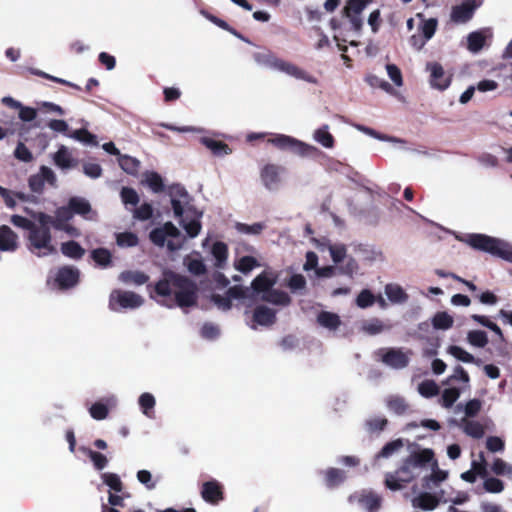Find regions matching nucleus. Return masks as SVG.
Returning <instances> with one entry per match:
<instances>
[{
    "label": "nucleus",
    "mask_w": 512,
    "mask_h": 512,
    "mask_svg": "<svg viewBox=\"0 0 512 512\" xmlns=\"http://www.w3.org/2000/svg\"><path fill=\"white\" fill-rule=\"evenodd\" d=\"M150 297L168 308L192 307L197 304L198 287L189 277L165 269L162 277L152 286L149 284Z\"/></svg>",
    "instance_id": "1"
},
{
    "label": "nucleus",
    "mask_w": 512,
    "mask_h": 512,
    "mask_svg": "<svg viewBox=\"0 0 512 512\" xmlns=\"http://www.w3.org/2000/svg\"><path fill=\"white\" fill-rule=\"evenodd\" d=\"M252 57L254 61L261 66L281 71L289 76L304 80L308 83H317V79L313 75L291 62L278 58L275 53L268 48H260L259 51L252 54Z\"/></svg>",
    "instance_id": "2"
},
{
    "label": "nucleus",
    "mask_w": 512,
    "mask_h": 512,
    "mask_svg": "<svg viewBox=\"0 0 512 512\" xmlns=\"http://www.w3.org/2000/svg\"><path fill=\"white\" fill-rule=\"evenodd\" d=\"M465 242L475 250L489 253L512 263V246L510 243L486 234H468Z\"/></svg>",
    "instance_id": "3"
},
{
    "label": "nucleus",
    "mask_w": 512,
    "mask_h": 512,
    "mask_svg": "<svg viewBox=\"0 0 512 512\" xmlns=\"http://www.w3.org/2000/svg\"><path fill=\"white\" fill-rule=\"evenodd\" d=\"M149 239L154 245L158 247L166 245L169 251L174 252L182 248L185 237L172 222L168 221L162 226L152 229Z\"/></svg>",
    "instance_id": "4"
},
{
    "label": "nucleus",
    "mask_w": 512,
    "mask_h": 512,
    "mask_svg": "<svg viewBox=\"0 0 512 512\" xmlns=\"http://www.w3.org/2000/svg\"><path fill=\"white\" fill-rule=\"evenodd\" d=\"M268 143L280 150H289L301 157L317 156L320 153L317 147L284 134H276L268 139Z\"/></svg>",
    "instance_id": "5"
},
{
    "label": "nucleus",
    "mask_w": 512,
    "mask_h": 512,
    "mask_svg": "<svg viewBox=\"0 0 512 512\" xmlns=\"http://www.w3.org/2000/svg\"><path fill=\"white\" fill-rule=\"evenodd\" d=\"M28 248L31 252L35 253L36 250H44L43 253L38 252V256H45L56 252L55 247L51 244L52 236L50 229L38 227L34 223L33 227L28 232Z\"/></svg>",
    "instance_id": "6"
},
{
    "label": "nucleus",
    "mask_w": 512,
    "mask_h": 512,
    "mask_svg": "<svg viewBox=\"0 0 512 512\" xmlns=\"http://www.w3.org/2000/svg\"><path fill=\"white\" fill-rule=\"evenodd\" d=\"M418 472H416L406 459H403L401 465L394 472H388L385 475V485L392 491L403 489L406 484L412 482Z\"/></svg>",
    "instance_id": "7"
},
{
    "label": "nucleus",
    "mask_w": 512,
    "mask_h": 512,
    "mask_svg": "<svg viewBox=\"0 0 512 512\" xmlns=\"http://www.w3.org/2000/svg\"><path fill=\"white\" fill-rule=\"evenodd\" d=\"M143 302V298L135 292L115 289L110 294L109 307L113 311L135 309L140 307Z\"/></svg>",
    "instance_id": "8"
},
{
    "label": "nucleus",
    "mask_w": 512,
    "mask_h": 512,
    "mask_svg": "<svg viewBox=\"0 0 512 512\" xmlns=\"http://www.w3.org/2000/svg\"><path fill=\"white\" fill-rule=\"evenodd\" d=\"M56 175L47 166H41L39 173L33 174L28 179V185L32 192L42 194L44 191L45 182L51 186L56 185Z\"/></svg>",
    "instance_id": "9"
},
{
    "label": "nucleus",
    "mask_w": 512,
    "mask_h": 512,
    "mask_svg": "<svg viewBox=\"0 0 512 512\" xmlns=\"http://www.w3.org/2000/svg\"><path fill=\"white\" fill-rule=\"evenodd\" d=\"M426 70L430 72V85L440 91L446 90L452 81V75L446 74L443 66L438 62H428Z\"/></svg>",
    "instance_id": "10"
},
{
    "label": "nucleus",
    "mask_w": 512,
    "mask_h": 512,
    "mask_svg": "<svg viewBox=\"0 0 512 512\" xmlns=\"http://www.w3.org/2000/svg\"><path fill=\"white\" fill-rule=\"evenodd\" d=\"M381 360L394 369L405 368L409 364V356L400 348L381 349Z\"/></svg>",
    "instance_id": "11"
},
{
    "label": "nucleus",
    "mask_w": 512,
    "mask_h": 512,
    "mask_svg": "<svg viewBox=\"0 0 512 512\" xmlns=\"http://www.w3.org/2000/svg\"><path fill=\"white\" fill-rule=\"evenodd\" d=\"M200 493L202 499L211 505H217L224 500L223 486L214 479L204 482Z\"/></svg>",
    "instance_id": "12"
},
{
    "label": "nucleus",
    "mask_w": 512,
    "mask_h": 512,
    "mask_svg": "<svg viewBox=\"0 0 512 512\" xmlns=\"http://www.w3.org/2000/svg\"><path fill=\"white\" fill-rule=\"evenodd\" d=\"M80 272L73 266H63L59 268L55 282L60 289H69L79 282Z\"/></svg>",
    "instance_id": "13"
},
{
    "label": "nucleus",
    "mask_w": 512,
    "mask_h": 512,
    "mask_svg": "<svg viewBox=\"0 0 512 512\" xmlns=\"http://www.w3.org/2000/svg\"><path fill=\"white\" fill-rule=\"evenodd\" d=\"M434 457L435 454L432 449L424 448L412 451L405 459L417 472L427 467L430 462H433L435 460Z\"/></svg>",
    "instance_id": "14"
},
{
    "label": "nucleus",
    "mask_w": 512,
    "mask_h": 512,
    "mask_svg": "<svg viewBox=\"0 0 512 512\" xmlns=\"http://www.w3.org/2000/svg\"><path fill=\"white\" fill-rule=\"evenodd\" d=\"M276 282V274L271 271H263L253 279L251 288L257 294H266L276 284Z\"/></svg>",
    "instance_id": "15"
},
{
    "label": "nucleus",
    "mask_w": 512,
    "mask_h": 512,
    "mask_svg": "<svg viewBox=\"0 0 512 512\" xmlns=\"http://www.w3.org/2000/svg\"><path fill=\"white\" fill-rule=\"evenodd\" d=\"M283 171L281 166L275 164H266L260 173L264 186L272 190L280 183V172Z\"/></svg>",
    "instance_id": "16"
},
{
    "label": "nucleus",
    "mask_w": 512,
    "mask_h": 512,
    "mask_svg": "<svg viewBox=\"0 0 512 512\" xmlns=\"http://www.w3.org/2000/svg\"><path fill=\"white\" fill-rule=\"evenodd\" d=\"M475 8L476 5L474 0L465 1L462 4L453 7L451 18L455 22L465 23L472 18Z\"/></svg>",
    "instance_id": "17"
},
{
    "label": "nucleus",
    "mask_w": 512,
    "mask_h": 512,
    "mask_svg": "<svg viewBox=\"0 0 512 512\" xmlns=\"http://www.w3.org/2000/svg\"><path fill=\"white\" fill-rule=\"evenodd\" d=\"M17 239V234L9 226H0V251H15L18 247Z\"/></svg>",
    "instance_id": "18"
},
{
    "label": "nucleus",
    "mask_w": 512,
    "mask_h": 512,
    "mask_svg": "<svg viewBox=\"0 0 512 512\" xmlns=\"http://www.w3.org/2000/svg\"><path fill=\"white\" fill-rule=\"evenodd\" d=\"M253 321L261 326H271L276 322V312L267 306L259 305L253 311Z\"/></svg>",
    "instance_id": "19"
},
{
    "label": "nucleus",
    "mask_w": 512,
    "mask_h": 512,
    "mask_svg": "<svg viewBox=\"0 0 512 512\" xmlns=\"http://www.w3.org/2000/svg\"><path fill=\"white\" fill-rule=\"evenodd\" d=\"M68 205L72 211V214L80 215L86 219H91L89 214L92 213V207L88 200L82 197L73 196L69 199Z\"/></svg>",
    "instance_id": "20"
},
{
    "label": "nucleus",
    "mask_w": 512,
    "mask_h": 512,
    "mask_svg": "<svg viewBox=\"0 0 512 512\" xmlns=\"http://www.w3.org/2000/svg\"><path fill=\"white\" fill-rule=\"evenodd\" d=\"M261 299L265 302L281 306H288L291 303V298L288 293L273 289V287L266 294H262Z\"/></svg>",
    "instance_id": "21"
},
{
    "label": "nucleus",
    "mask_w": 512,
    "mask_h": 512,
    "mask_svg": "<svg viewBox=\"0 0 512 512\" xmlns=\"http://www.w3.org/2000/svg\"><path fill=\"white\" fill-rule=\"evenodd\" d=\"M201 143L208 148L215 156H224L232 152V149L223 141L209 137L201 138Z\"/></svg>",
    "instance_id": "22"
},
{
    "label": "nucleus",
    "mask_w": 512,
    "mask_h": 512,
    "mask_svg": "<svg viewBox=\"0 0 512 512\" xmlns=\"http://www.w3.org/2000/svg\"><path fill=\"white\" fill-rule=\"evenodd\" d=\"M323 474L325 485L330 489L338 487L346 478L344 470L334 467L328 468Z\"/></svg>",
    "instance_id": "23"
},
{
    "label": "nucleus",
    "mask_w": 512,
    "mask_h": 512,
    "mask_svg": "<svg viewBox=\"0 0 512 512\" xmlns=\"http://www.w3.org/2000/svg\"><path fill=\"white\" fill-rule=\"evenodd\" d=\"M439 504L437 497L429 492H423L413 500V506L425 511L434 510Z\"/></svg>",
    "instance_id": "24"
},
{
    "label": "nucleus",
    "mask_w": 512,
    "mask_h": 512,
    "mask_svg": "<svg viewBox=\"0 0 512 512\" xmlns=\"http://www.w3.org/2000/svg\"><path fill=\"white\" fill-rule=\"evenodd\" d=\"M61 252L64 256L74 260H79L85 255V249L74 240L63 242Z\"/></svg>",
    "instance_id": "25"
},
{
    "label": "nucleus",
    "mask_w": 512,
    "mask_h": 512,
    "mask_svg": "<svg viewBox=\"0 0 512 512\" xmlns=\"http://www.w3.org/2000/svg\"><path fill=\"white\" fill-rule=\"evenodd\" d=\"M317 322L319 325L329 330H337L341 325L339 315L329 311H321L317 315Z\"/></svg>",
    "instance_id": "26"
},
{
    "label": "nucleus",
    "mask_w": 512,
    "mask_h": 512,
    "mask_svg": "<svg viewBox=\"0 0 512 512\" xmlns=\"http://www.w3.org/2000/svg\"><path fill=\"white\" fill-rule=\"evenodd\" d=\"M211 253L215 259V267L223 268L228 258V246L222 241H217L212 245Z\"/></svg>",
    "instance_id": "27"
},
{
    "label": "nucleus",
    "mask_w": 512,
    "mask_h": 512,
    "mask_svg": "<svg viewBox=\"0 0 512 512\" xmlns=\"http://www.w3.org/2000/svg\"><path fill=\"white\" fill-rule=\"evenodd\" d=\"M385 294L392 303H404L408 300V294L398 284H387Z\"/></svg>",
    "instance_id": "28"
},
{
    "label": "nucleus",
    "mask_w": 512,
    "mask_h": 512,
    "mask_svg": "<svg viewBox=\"0 0 512 512\" xmlns=\"http://www.w3.org/2000/svg\"><path fill=\"white\" fill-rule=\"evenodd\" d=\"M118 163L126 173L131 175H136L140 168V161L129 155H120Z\"/></svg>",
    "instance_id": "29"
},
{
    "label": "nucleus",
    "mask_w": 512,
    "mask_h": 512,
    "mask_svg": "<svg viewBox=\"0 0 512 512\" xmlns=\"http://www.w3.org/2000/svg\"><path fill=\"white\" fill-rule=\"evenodd\" d=\"M362 328L363 331L367 334L376 335L383 332L384 330H389L391 326L384 324L383 321L379 318H372L368 321H365Z\"/></svg>",
    "instance_id": "30"
},
{
    "label": "nucleus",
    "mask_w": 512,
    "mask_h": 512,
    "mask_svg": "<svg viewBox=\"0 0 512 512\" xmlns=\"http://www.w3.org/2000/svg\"><path fill=\"white\" fill-rule=\"evenodd\" d=\"M404 447L403 439L398 438L386 443L382 449L376 454V458H388Z\"/></svg>",
    "instance_id": "31"
},
{
    "label": "nucleus",
    "mask_w": 512,
    "mask_h": 512,
    "mask_svg": "<svg viewBox=\"0 0 512 512\" xmlns=\"http://www.w3.org/2000/svg\"><path fill=\"white\" fill-rule=\"evenodd\" d=\"M315 140L320 143L325 148H333L335 144V139L331 133L328 131V125H324L323 127L317 129L314 134Z\"/></svg>",
    "instance_id": "32"
},
{
    "label": "nucleus",
    "mask_w": 512,
    "mask_h": 512,
    "mask_svg": "<svg viewBox=\"0 0 512 512\" xmlns=\"http://www.w3.org/2000/svg\"><path fill=\"white\" fill-rule=\"evenodd\" d=\"M73 217L72 211L67 204V206H61L56 209L55 211V229H62L65 228L64 224L68 223L69 220H71Z\"/></svg>",
    "instance_id": "33"
},
{
    "label": "nucleus",
    "mask_w": 512,
    "mask_h": 512,
    "mask_svg": "<svg viewBox=\"0 0 512 512\" xmlns=\"http://www.w3.org/2000/svg\"><path fill=\"white\" fill-rule=\"evenodd\" d=\"M80 450L90 458V460L93 462L95 469L102 470L107 466L108 459L104 454L93 451L90 448L86 447H81Z\"/></svg>",
    "instance_id": "34"
},
{
    "label": "nucleus",
    "mask_w": 512,
    "mask_h": 512,
    "mask_svg": "<svg viewBox=\"0 0 512 512\" xmlns=\"http://www.w3.org/2000/svg\"><path fill=\"white\" fill-rule=\"evenodd\" d=\"M259 265L260 264L257 261V259L253 256H243L240 259H238L234 264L235 269L243 274L249 273Z\"/></svg>",
    "instance_id": "35"
},
{
    "label": "nucleus",
    "mask_w": 512,
    "mask_h": 512,
    "mask_svg": "<svg viewBox=\"0 0 512 512\" xmlns=\"http://www.w3.org/2000/svg\"><path fill=\"white\" fill-rule=\"evenodd\" d=\"M453 323V317L447 312H437L432 319L435 329L447 330L453 326Z\"/></svg>",
    "instance_id": "36"
},
{
    "label": "nucleus",
    "mask_w": 512,
    "mask_h": 512,
    "mask_svg": "<svg viewBox=\"0 0 512 512\" xmlns=\"http://www.w3.org/2000/svg\"><path fill=\"white\" fill-rule=\"evenodd\" d=\"M121 280L126 283L143 285L148 282L149 276L141 271H126L121 274Z\"/></svg>",
    "instance_id": "37"
},
{
    "label": "nucleus",
    "mask_w": 512,
    "mask_h": 512,
    "mask_svg": "<svg viewBox=\"0 0 512 512\" xmlns=\"http://www.w3.org/2000/svg\"><path fill=\"white\" fill-rule=\"evenodd\" d=\"M447 351L456 359L464 363H479V360L475 359V357L472 354H470L460 346L451 345L448 347Z\"/></svg>",
    "instance_id": "38"
},
{
    "label": "nucleus",
    "mask_w": 512,
    "mask_h": 512,
    "mask_svg": "<svg viewBox=\"0 0 512 512\" xmlns=\"http://www.w3.org/2000/svg\"><path fill=\"white\" fill-rule=\"evenodd\" d=\"M468 342L475 347L483 348L488 344L487 333L483 330H471L467 334Z\"/></svg>",
    "instance_id": "39"
},
{
    "label": "nucleus",
    "mask_w": 512,
    "mask_h": 512,
    "mask_svg": "<svg viewBox=\"0 0 512 512\" xmlns=\"http://www.w3.org/2000/svg\"><path fill=\"white\" fill-rule=\"evenodd\" d=\"M485 40L482 32H471L467 37V47L471 52H479L484 47Z\"/></svg>",
    "instance_id": "40"
},
{
    "label": "nucleus",
    "mask_w": 512,
    "mask_h": 512,
    "mask_svg": "<svg viewBox=\"0 0 512 512\" xmlns=\"http://www.w3.org/2000/svg\"><path fill=\"white\" fill-rule=\"evenodd\" d=\"M388 420L385 417H374L365 421V428L370 433H380L385 430Z\"/></svg>",
    "instance_id": "41"
},
{
    "label": "nucleus",
    "mask_w": 512,
    "mask_h": 512,
    "mask_svg": "<svg viewBox=\"0 0 512 512\" xmlns=\"http://www.w3.org/2000/svg\"><path fill=\"white\" fill-rule=\"evenodd\" d=\"M155 398L150 393H143L139 397V405L140 408L147 417H152L154 413V407H155Z\"/></svg>",
    "instance_id": "42"
},
{
    "label": "nucleus",
    "mask_w": 512,
    "mask_h": 512,
    "mask_svg": "<svg viewBox=\"0 0 512 512\" xmlns=\"http://www.w3.org/2000/svg\"><path fill=\"white\" fill-rule=\"evenodd\" d=\"M54 162L62 169H67L72 166V158L65 146H61L55 153Z\"/></svg>",
    "instance_id": "43"
},
{
    "label": "nucleus",
    "mask_w": 512,
    "mask_h": 512,
    "mask_svg": "<svg viewBox=\"0 0 512 512\" xmlns=\"http://www.w3.org/2000/svg\"><path fill=\"white\" fill-rule=\"evenodd\" d=\"M202 216V213H199L196 215L195 218L191 219L188 222H185L183 219L181 220V224L183 225V228L185 229L187 235L190 238H195L198 236L201 230V222L200 217Z\"/></svg>",
    "instance_id": "44"
},
{
    "label": "nucleus",
    "mask_w": 512,
    "mask_h": 512,
    "mask_svg": "<svg viewBox=\"0 0 512 512\" xmlns=\"http://www.w3.org/2000/svg\"><path fill=\"white\" fill-rule=\"evenodd\" d=\"M185 263L188 271L196 276L204 275L207 272L206 266L202 259L199 258H186Z\"/></svg>",
    "instance_id": "45"
},
{
    "label": "nucleus",
    "mask_w": 512,
    "mask_h": 512,
    "mask_svg": "<svg viewBox=\"0 0 512 512\" xmlns=\"http://www.w3.org/2000/svg\"><path fill=\"white\" fill-rule=\"evenodd\" d=\"M116 242L120 247H135L138 245L139 239L133 232H121L117 234Z\"/></svg>",
    "instance_id": "46"
},
{
    "label": "nucleus",
    "mask_w": 512,
    "mask_h": 512,
    "mask_svg": "<svg viewBox=\"0 0 512 512\" xmlns=\"http://www.w3.org/2000/svg\"><path fill=\"white\" fill-rule=\"evenodd\" d=\"M355 302L359 308L366 309L376 302V296L369 289H363L356 297Z\"/></svg>",
    "instance_id": "47"
},
{
    "label": "nucleus",
    "mask_w": 512,
    "mask_h": 512,
    "mask_svg": "<svg viewBox=\"0 0 512 512\" xmlns=\"http://www.w3.org/2000/svg\"><path fill=\"white\" fill-rule=\"evenodd\" d=\"M460 396V390L456 387L444 389L441 396V405L450 408Z\"/></svg>",
    "instance_id": "48"
},
{
    "label": "nucleus",
    "mask_w": 512,
    "mask_h": 512,
    "mask_svg": "<svg viewBox=\"0 0 512 512\" xmlns=\"http://www.w3.org/2000/svg\"><path fill=\"white\" fill-rule=\"evenodd\" d=\"M360 503L369 511L376 512L381 506V499L378 495L369 493L360 498Z\"/></svg>",
    "instance_id": "49"
},
{
    "label": "nucleus",
    "mask_w": 512,
    "mask_h": 512,
    "mask_svg": "<svg viewBox=\"0 0 512 512\" xmlns=\"http://www.w3.org/2000/svg\"><path fill=\"white\" fill-rule=\"evenodd\" d=\"M419 393L426 398H431L439 393V387L433 380H424L418 386Z\"/></svg>",
    "instance_id": "50"
},
{
    "label": "nucleus",
    "mask_w": 512,
    "mask_h": 512,
    "mask_svg": "<svg viewBox=\"0 0 512 512\" xmlns=\"http://www.w3.org/2000/svg\"><path fill=\"white\" fill-rule=\"evenodd\" d=\"M101 478L103 483L115 492H121L123 490V483L117 474L106 472L101 475Z\"/></svg>",
    "instance_id": "51"
},
{
    "label": "nucleus",
    "mask_w": 512,
    "mask_h": 512,
    "mask_svg": "<svg viewBox=\"0 0 512 512\" xmlns=\"http://www.w3.org/2000/svg\"><path fill=\"white\" fill-rule=\"evenodd\" d=\"M387 407L397 415H403L408 409V405L405 400L397 396L388 399Z\"/></svg>",
    "instance_id": "52"
},
{
    "label": "nucleus",
    "mask_w": 512,
    "mask_h": 512,
    "mask_svg": "<svg viewBox=\"0 0 512 512\" xmlns=\"http://www.w3.org/2000/svg\"><path fill=\"white\" fill-rule=\"evenodd\" d=\"M92 259L101 266H108L111 263V253L106 248H97L91 252Z\"/></svg>",
    "instance_id": "53"
},
{
    "label": "nucleus",
    "mask_w": 512,
    "mask_h": 512,
    "mask_svg": "<svg viewBox=\"0 0 512 512\" xmlns=\"http://www.w3.org/2000/svg\"><path fill=\"white\" fill-rule=\"evenodd\" d=\"M14 157L24 163H30L33 161L34 157L31 151L26 147L23 142H18L15 150Z\"/></svg>",
    "instance_id": "54"
},
{
    "label": "nucleus",
    "mask_w": 512,
    "mask_h": 512,
    "mask_svg": "<svg viewBox=\"0 0 512 512\" xmlns=\"http://www.w3.org/2000/svg\"><path fill=\"white\" fill-rule=\"evenodd\" d=\"M146 183L155 193H159L164 190L162 177L157 172H150L147 174Z\"/></svg>",
    "instance_id": "55"
},
{
    "label": "nucleus",
    "mask_w": 512,
    "mask_h": 512,
    "mask_svg": "<svg viewBox=\"0 0 512 512\" xmlns=\"http://www.w3.org/2000/svg\"><path fill=\"white\" fill-rule=\"evenodd\" d=\"M464 432L473 438L479 439L484 435V428L479 422L470 420L465 423Z\"/></svg>",
    "instance_id": "56"
},
{
    "label": "nucleus",
    "mask_w": 512,
    "mask_h": 512,
    "mask_svg": "<svg viewBox=\"0 0 512 512\" xmlns=\"http://www.w3.org/2000/svg\"><path fill=\"white\" fill-rule=\"evenodd\" d=\"M235 227H236L237 231H239L241 233L258 235L264 230L265 225L260 222L254 223L252 225L238 222V223H236Z\"/></svg>",
    "instance_id": "57"
},
{
    "label": "nucleus",
    "mask_w": 512,
    "mask_h": 512,
    "mask_svg": "<svg viewBox=\"0 0 512 512\" xmlns=\"http://www.w3.org/2000/svg\"><path fill=\"white\" fill-rule=\"evenodd\" d=\"M120 195L125 205L136 206L139 203V196L133 188L123 187Z\"/></svg>",
    "instance_id": "58"
},
{
    "label": "nucleus",
    "mask_w": 512,
    "mask_h": 512,
    "mask_svg": "<svg viewBox=\"0 0 512 512\" xmlns=\"http://www.w3.org/2000/svg\"><path fill=\"white\" fill-rule=\"evenodd\" d=\"M366 6V0H349L345 7L347 17L351 15H360Z\"/></svg>",
    "instance_id": "59"
},
{
    "label": "nucleus",
    "mask_w": 512,
    "mask_h": 512,
    "mask_svg": "<svg viewBox=\"0 0 512 512\" xmlns=\"http://www.w3.org/2000/svg\"><path fill=\"white\" fill-rule=\"evenodd\" d=\"M492 471L496 475H507L512 477V466L507 464L501 458H496L492 464Z\"/></svg>",
    "instance_id": "60"
},
{
    "label": "nucleus",
    "mask_w": 512,
    "mask_h": 512,
    "mask_svg": "<svg viewBox=\"0 0 512 512\" xmlns=\"http://www.w3.org/2000/svg\"><path fill=\"white\" fill-rule=\"evenodd\" d=\"M89 413L93 419L103 420L108 416L109 410L107 405L96 402L90 407Z\"/></svg>",
    "instance_id": "61"
},
{
    "label": "nucleus",
    "mask_w": 512,
    "mask_h": 512,
    "mask_svg": "<svg viewBox=\"0 0 512 512\" xmlns=\"http://www.w3.org/2000/svg\"><path fill=\"white\" fill-rule=\"evenodd\" d=\"M133 216L141 221L149 220L153 216L152 205L150 203H143L134 210Z\"/></svg>",
    "instance_id": "62"
},
{
    "label": "nucleus",
    "mask_w": 512,
    "mask_h": 512,
    "mask_svg": "<svg viewBox=\"0 0 512 512\" xmlns=\"http://www.w3.org/2000/svg\"><path fill=\"white\" fill-rule=\"evenodd\" d=\"M483 487L489 493H500L504 490V483L498 478L490 477L484 481Z\"/></svg>",
    "instance_id": "63"
},
{
    "label": "nucleus",
    "mask_w": 512,
    "mask_h": 512,
    "mask_svg": "<svg viewBox=\"0 0 512 512\" xmlns=\"http://www.w3.org/2000/svg\"><path fill=\"white\" fill-rule=\"evenodd\" d=\"M331 258L335 264H339L346 258V246L343 244L332 245L329 248Z\"/></svg>",
    "instance_id": "64"
}]
</instances>
